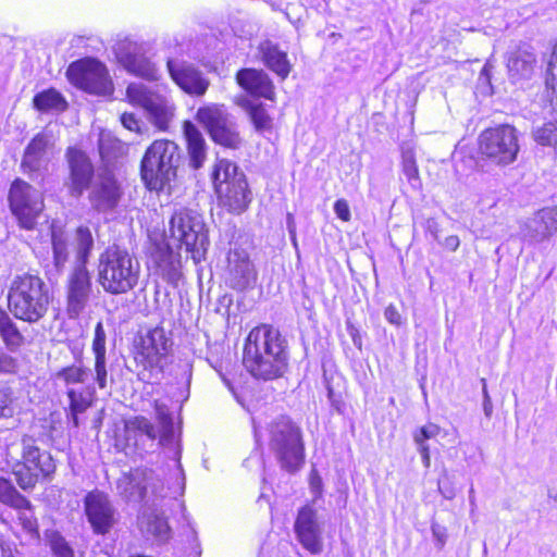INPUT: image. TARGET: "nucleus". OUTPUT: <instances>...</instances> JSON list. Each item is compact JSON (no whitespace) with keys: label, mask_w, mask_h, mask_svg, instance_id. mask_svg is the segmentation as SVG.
Returning a JSON list of instances; mask_svg holds the SVG:
<instances>
[{"label":"nucleus","mask_w":557,"mask_h":557,"mask_svg":"<svg viewBox=\"0 0 557 557\" xmlns=\"http://www.w3.org/2000/svg\"><path fill=\"white\" fill-rule=\"evenodd\" d=\"M91 292V276L87 267L74 265L66 282V310L71 319L78 318L85 310Z\"/></svg>","instance_id":"20"},{"label":"nucleus","mask_w":557,"mask_h":557,"mask_svg":"<svg viewBox=\"0 0 557 557\" xmlns=\"http://www.w3.org/2000/svg\"><path fill=\"white\" fill-rule=\"evenodd\" d=\"M211 181L220 203L228 212L240 214L246 211L251 202V191L248 187L246 175L236 163L227 159H218Z\"/></svg>","instance_id":"6"},{"label":"nucleus","mask_w":557,"mask_h":557,"mask_svg":"<svg viewBox=\"0 0 557 557\" xmlns=\"http://www.w3.org/2000/svg\"><path fill=\"white\" fill-rule=\"evenodd\" d=\"M459 245H460V240H459L458 236H456V235H451V236H448L445 238L444 246L451 251L457 250Z\"/></svg>","instance_id":"60"},{"label":"nucleus","mask_w":557,"mask_h":557,"mask_svg":"<svg viewBox=\"0 0 557 557\" xmlns=\"http://www.w3.org/2000/svg\"><path fill=\"white\" fill-rule=\"evenodd\" d=\"M171 345L163 327L157 326L140 337L134 356L139 381L144 383L161 381L169 363L168 351Z\"/></svg>","instance_id":"7"},{"label":"nucleus","mask_w":557,"mask_h":557,"mask_svg":"<svg viewBox=\"0 0 557 557\" xmlns=\"http://www.w3.org/2000/svg\"><path fill=\"white\" fill-rule=\"evenodd\" d=\"M346 329H347V332H348L349 336L351 337V341H352L354 345L358 349H361V347H362V337H361V334H360L358 327H356L352 323L347 322L346 323Z\"/></svg>","instance_id":"59"},{"label":"nucleus","mask_w":557,"mask_h":557,"mask_svg":"<svg viewBox=\"0 0 557 557\" xmlns=\"http://www.w3.org/2000/svg\"><path fill=\"white\" fill-rule=\"evenodd\" d=\"M121 122L125 128L140 133V121L134 113H123L121 115Z\"/></svg>","instance_id":"56"},{"label":"nucleus","mask_w":557,"mask_h":557,"mask_svg":"<svg viewBox=\"0 0 557 557\" xmlns=\"http://www.w3.org/2000/svg\"><path fill=\"white\" fill-rule=\"evenodd\" d=\"M106 339L107 335L103 327V323L99 321L95 326V335L92 341V352L95 357L106 356Z\"/></svg>","instance_id":"48"},{"label":"nucleus","mask_w":557,"mask_h":557,"mask_svg":"<svg viewBox=\"0 0 557 557\" xmlns=\"http://www.w3.org/2000/svg\"><path fill=\"white\" fill-rule=\"evenodd\" d=\"M13 389L4 383H0V419L12 418L15 413Z\"/></svg>","instance_id":"45"},{"label":"nucleus","mask_w":557,"mask_h":557,"mask_svg":"<svg viewBox=\"0 0 557 557\" xmlns=\"http://www.w3.org/2000/svg\"><path fill=\"white\" fill-rule=\"evenodd\" d=\"M83 504L85 516L95 534L106 535L117 523L120 513L107 493L95 488L84 496Z\"/></svg>","instance_id":"17"},{"label":"nucleus","mask_w":557,"mask_h":557,"mask_svg":"<svg viewBox=\"0 0 557 557\" xmlns=\"http://www.w3.org/2000/svg\"><path fill=\"white\" fill-rule=\"evenodd\" d=\"M157 438L158 430L145 417H136L126 424V440L133 441L136 446H139L140 442L145 445V440L150 442V446H153Z\"/></svg>","instance_id":"31"},{"label":"nucleus","mask_w":557,"mask_h":557,"mask_svg":"<svg viewBox=\"0 0 557 557\" xmlns=\"http://www.w3.org/2000/svg\"><path fill=\"white\" fill-rule=\"evenodd\" d=\"M418 450L421 455L422 463L425 468L430 467L431 458H430V447L429 446H421L418 447Z\"/></svg>","instance_id":"61"},{"label":"nucleus","mask_w":557,"mask_h":557,"mask_svg":"<svg viewBox=\"0 0 557 557\" xmlns=\"http://www.w3.org/2000/svg\"><path fill=\"white\" fill-rule=\"evenodd\" d=\"M170 233L180 246H185L196 262L203 258L210 242L206 225L199 215H191L188 212L174 214L170 221Z\"/></svg>","instance_id":"9"},{"label":"nucleus","mask_w":557,"mask_h":557,"mask_svg":"<svg viewBox=\"0 0 557 557\" xmlns=\"http://www.w3.org/2000/svg\"><path fill=\"white\" fill-rule=\"evenodd\" d=\"M546 84L555 87L557 84V44L554 46L546 69Z\"/></svg>","instance_id":"51"},{"label":"nucleus","mask_w":557,"mask_h":557,"mask_svg":"<svg viewBox=\"0 0 557 557\" xmlns=\"http://www.w3.org/2000/svg\"><path fill=\"white\" fill-rule=\"evenodd\" d=\"M536 62L534 49L528 44L519 45L507 59L509 76L513 79L531 77Z\"/></svg>","instance_id":"28"},{"label":"nucleus","mask_w":557,"mask_h":557,"mask_svg":"<svg viewBox=\"0 0 557 557\" xmlns=\"http://www.w3.org/2000/svg\"><path fill=\"white\" fill-rule=\"evenodd\" d=\"M51 301L49 287L41 277L30 273L16 275L8 292V307L18 320L36 323L48 312Z\"/></svg>","instance_id":"3"},{"label":"nucleus","mask_w":557,"mask_h":557,"mask_svg":"<svg viewBox=\"0 0 557 557\" xmlns=\"http://www.w3.org/2000/svg\"><path fill=\"white\" fill-rule=\"evenodd\" d=\"M98 148L101 159L108 163L117 159L124 151L122 143L110 135L100 136Z\"/></svg>","instance_id":"42"},{"label":"nucleus","mask_w":557,"mask_h":557,"mask_svg":"<svg viewBox=\"0 0 557 557\" xmlns=\"http://www.w3.org/2000/svg\"><path fill=\"white\" fill-rule=\"evenodd\" d=\"M288 362V341L278 327L262 323L249 332L243 364L255 379L270 381L282 377Z\"/></svg>","instance_id":"1"},{"label":"nucleus","mask_w":557,"mask_h":557,"mask_svg":"<svg viewBox=\"0 0 557 557\" xmlns=\"http://www.w3.org/2000/svg\"><path fill=\"white\" fill-rule=\"evenodd\" d=\"M184 375L186 376V388H185V393L183 394V400H187L188 397H189V386H190V381H191V370L190 369H187L184 371Z\"/></svg>","instance_id":"64"},{"label":"nucleus","mask_w":557,"mask_h":557,"mask_svg":"<svg viewBox=\"0 0 557 557\" xmlns=\"http://www.w3.org/2000/svg\"><path fill=\"white\" fill-rule=\"evenodd\" d=\"M17 511V520L22 527V529L30 536L33 540L39 539V525L37 518L35 517L34 507L29 502L28 506L23 508H14Z\"/></svg>","instance_id":"41"},{"label":"nucleus","mask_w":557,"mask_h":557,"mask_svg":"<svg viewBox=\"0 0 557 557\" xmlns=\"http://www.w3.org/2000/svg\"><path fill=\"white\" fill-rule=\"evenodd\" d=\"M331 403V406L338 412L343 411L344 403L342 400V397L339 394L334 396V398L329 399Z\"/></svg>","instance_id":"63"},{"label":"nucleus","mask_w":557,"mask_h":557,"mask_svg":"<svg viewBox=\"0 0 557 557\" xmlns=\"http://www.w3.org/2000/svg\"><path fill=\"white\" fill-rule=\"evenodd\" d=\"M431 531L433 534V537L435 539L438 548H442L447 540V530L445 527L441 525L440 523L433 521L431 524Z\"/></svg>","instance_id":"54"},{"label":"nucleus","mask_w":557,"mask_h":557,"mask_svg":"<svg viewBox=\"0 0 557 557\" xmlns=\"http://www.w3.org/2000/svg\"><path fill=\"white\" fill-rule=\"evenodd\" d=\"M196 116L214 143L231 149L239 148L242 137L237 124L224 109L216 106L203 107L198 109Z\"/></svg>","instance_id":"13"},{"label":"nucleus","mask_w":557,"mask_h":557,"mask_svg":"<svg viewBox=\"0 0 557 557\" xmlns=\"http://www.w3.org/2000/svg\"><path fill=\"white\" fill-rule=\"evenodd\" d=\"M17 370V360L0 348V374H13Z\"/></svg>","instance_id":"50"},{"label":"nucleus","mask_w":557,"mask_h":557,"mask_svg":"<svg viewBox=\"0 0 557 557\" xmlns=\"http://www.w3.org/2000/svg\"><path fill=\"white\" fill-rule=\"evenodd\" d=\"M269 446L281 468L289 473L305 462V445L300 428L287 416H278L268 424Z\"/></svg>","instance_id":"5"},{"label":"nucleus","mask_w":557,"mask_h":557,"mask_svg":"<svg viewBox=\"0 0 557 557\" xmlns=\"http://www.w3.org/2000/svg\"><path fill=\"white\" fill-rule=\"evenodd\" d=\"M140 263L126 248L108 246L98 257L97 282L111 295L126 294L138 285Z\"/></svg>","instance_id":"2"},{"label":"nucleus","mask_w":557,"mask_h":557,"mask_svg":"<svg viewBox=\"0 0 557 557\" xmlns=\"http://www.w3.org/2000/svg\"><path fill=\"white\" fill-rule=\"evenodd\" d=\"M65 158L70 170L66 185L72 196L81 197L91 185L94 165L87 153L75 147L67 148Z\"/></svg>","instance_id":"21"},{"label":"nucleus","mask_w":557,"mask_h":557,"mask_svg":"<svg viewBox=\"0 0 557 557\" xmlns=\"http://www.w3.org/2000/svg\"><path fill=\"white\" fill-rule=\"evenodd\" d=\"M483 411H484V414L490 418L493 413V404H492V399H491V396H486L484 397L483 399Z\"/></svg>","instance_id":"62"},{"label":"nucleus","mask_w":557,"mask_h":557,"mask_svg":"<svg viewBox=\"0 0 557 557\" xmlns=\"http://www.w3.org/2000/svg\"><path fill=\"white\" fill-rule=\"evenodd\" d=\"M438 491L441 495L448 500L456 496L454 482L446 472L438 480Z\"/></svg>","instance_id":"52"},{"label":"nucleus","mask_w":557,"mask_h":557,"mask_svg":"<svg viewBox=\"0 0 557 557\" xmlns=\"http://www.w3.org/2000/svg\"><path fill=\"white\" fill-rule=\"evenodd\" d=\"M184 136L187 145L189 165L194 170L203 166L207 159V143L201 132L190 121L184 122Z\"/></svg>","instance_id":"29"},{"label":"nucleus","mask_w":557,"mask_h":557,"mask_svg":"<svg viewBox=\"0 0 557 557\" xmlns=\"http://www.w3.org/2000/svg\"><path fill=\"white\" fill-rule=\"evenodd\" d=\"M52 269L49 274L59 275L63 272L70 258L69 244L62 233L52 232Z\"/></svg>","instance_id":"35"},{"label":"nucleus","mask_w":557,"mask_h":557,"mask_svg":"<svg viewBox=\"0 0 557 557\" xmlns=\"http://www.w3.org/2000/svg\"><path fill=\"white\" fill-rule=\"evenodd\" d=\"M9 203L13 215L20 225L26 230H33L36 220L44 208L42 196L39 190L28 183L16 178L9 191Z\"/></svg>","instance_id":"12"},{"label":"nucleus","mask_w":557,"mask_h":557,"mask_svg":"<svg viewBox=\"0 0 557 557\" xmlns=\"http://www.w3.org/2000/svg\"><path fill=\"white\" fill-rule=\"evenodd\" d=\"M480 151L495 164L512 163L519 152L518 131L508 124L485 129L480 135Z\"/></svg>","instance_id":"10"},{"label":"nucleus","mask_w":557,"mask_h":557,"mask_svg":"<svg viewBox=\"0 0 557 557\" xmlns=\"http://www.w3.org/2000/svg\"><path fill=\"white\" fill-rule=\"evenodd\" d=\"M0 502L12 508H23L29 505V500L5 478H0Z\"/></svg>","instance_id":"38"},{"label":"nucleus","mask_w":557,"mask_h":557,"mask_svg":"<svg viewBox=\"0 0 557 557\" xmlns=\"http://www.w3.org/2000/svg\"><path fill=\"white\" fill-rule=\"evenodd\" d=\"M34 108L42 113L64 112L69 103L64 96L54 88L37 92L33 98Z\"/></svg>","instance_id":"32"},{"label":"nucleus","mask_w":557,"mask_h":557,"mask_svg":"<svg viewBox=\"0 0 557 557\" xmlns=\"http://www.w3.org/2000/svg\"><path fill=\"white\" fill-rule=\"evenodd\" d=\"M51 147V135L38 133L25 148L21 163L23 172L32 175L47 169Z\"/></svg>","instance_id":"25"},{"label":"nucleus","mask_w":557,"mask_h":557,"mask_svg":"<svg viewBox=\"0 0 557 557\" xmlns=\"http://www.w3.org/2000/svg\"><path fill=\"white\" fill-rule=\"evenodd\" d=\"M151 260L168 283L175 284L180 280V256L173 251L168 243L161 242L153 246Z\"/></svg>","instance_id":"27"},{"label":"nucleus","mask_w":557,"mask_h":557,"mask_svg":"<svg viewBox=\"0 0 557 557\" xmlns=\"http://www.w3.org/2000/svg\"><path fill=\"white\" fill-rule=\"evenodd\" d=\"M22 461L13 468L18 486L28 491L40 480L50 478L55 471V462L48 450L40 449L30 437L22 441Z\"/></svg>","instance_id":"8"},{"label":"nucleus","mask_w":557,"mask_h":557,"mask_svg":"<svg viewBox=\"0 0 557 557\" xmlns=\"http://www.w3.org/2000/svg\"><path fill=\"white\" fill-rule=\"evenodd\" d=\"M334 212L338 219L347 222L350 220V209L348 202L345 199H338L334 203Z\"/></svg>","instance_id":"55"},{"label":"nucleus","mask_w":557,"mask_h":557,"mask_svg":"<svg viewBox=\"0 0 557 557\" xmlns=\"http://www.w3.org/2000/svg\"><path fill=\"white\" fill-rule=\"evenodd\" d=\"M401 166L403 173L411 187L419 189L421 186V180L419 176L414 151L411 147H401Z\"/></svg>","instance_id":"39"},{"label":"nucleus","mask_w":557,"mask_h":557,"mask_svg":"<svg viewBox=\"0 0 557 557\" xmlns=\"http://www.w3.org/2000/svg\"><path fill=\"white\" fill-rule=\"evenodd\" d=\"M115 53L127 72L147 81L160 78L161 72L151 60L147 44L125 39L117 42Z\"/></svg>","instance_id":"15"},{"label":"nucleus","mask_w":557,"mask_h":557,"mask_svg":"<svg viewBox=\"0 0 557 557\" xmlns=\"http://www.w3.org/2000/svg\"><path fill=\"white\" fill-rule=\"evenodd\" d=\"M162 483L151 470L135 469L123 473L116 481L117 495L126 503L138 505L148 503L150 495H162Z\"/></svg>","instance_id":"14"},{"label":"nucleus","mask_w":557,"mask_h":557,"mask_svg":"<svg viewBox=\"0 0 557 557\" xmlns=\"http://www.w3.org/2000/svg\"><path fill=\"white\" fill-rule=\"evenodd\" d=\"M89 188H91L89 201L95 210L106 213L116 208L122 193L115 177L111 173L103 172L98 174L97 180Z\"/></svg>","instance_id":"22"},{"label":"nucleus","mask_w":557,"mask_h":557,"mask_svg":"<svg viewBox=\"0 0 557 557\" xmlns=\"http://www.w3.org/2000/svg\"><path fill=\"white\" fill-rule=\"evenodd\" d=\"M384 317L391 324H394V325L401 324V315L394 305H389L388 307H386V309L384 311Z\"/></svg>","instance_id":"58"},{"label":"nucleus","mask_w":557,"mask_h":557,"mask_svg":"<svg viewBox=\"0 0 557 557\" xmlns=\"http://www.w3.org/2000/svg\"><path fill=\"white\" fill-rule=\"evenodd\" d=\"M259 50L264 64L282 79L286 78L290 72V64L285 51L281 50L276 44L265 40L260 44Z\"/></svg>","instance_id":"30"},{"label":"nucleus","mask_w":557,"mask_h":557,"mask_svg":"<svg viewBox=\"0 0 557 557\" xmlns=\"http://www.w3.org/2000/svg\"><path fill=\"white\" fill-rule=\"evenodd\" d=\"M94 236L88 226L81 225L76 228L74 235L75 245V264L87 267L91 251L94 249Z\"/></svg>","instance_id":"33"},{"label":"nucleus","mask_w":557,"mask_h":557,"mask_svg":"<svg viewBox=\"0 0 557 557\" xmlns=\"http://www.w3.org/2000/svg\"><path fill=\"white\" fill-rule=\"evenodd\" d=\"M237 84L249 95L272 99L274 86L268 74L262 70L242 69L236 73Z\"/></svg>","instance_id":"26"},{"label":"nucleus","mask_w":557,"mask_h":557,"mask_svg":"<svg viewBox=\"0 0 557 557\" xmlns=\"http://www.w3.org/2000/svg\"><path fill=\"white\" fill-rule=\"evenodd\" d=\"M248 113L257 132H264L271 129L272 120L263 104L260 103L250 106Z\"/></svg>","instance_id":"44"},{"label":"nucleus","mask_w":557,"mask_h":557,"mask_svg":"<svg viewBox=\"0 0 557 557\" xmlns=\"http://www.w3.org/2000/svg\"><path fill=\"white\" fill-rule=\"evenodd\" d=\"M66 75L74 86L88 94L106 96L113 91L106 65L96 59L85 58L72 62Z\"/></svg>","instance_id":"11"},{"label":"nucleus","mask_w":557,"mask_h":557,"mask_svg":"<svg viewBox=\"0 0 557 557\" xmlns=\"http://www.w3.org/2000/svg\"><path fill=\"white\" fill-rule=\"evenodd\" d=\"M126 94L132 101L145 109L154 126L161 131L169 127L173 113L164 97L154 94L146 85L136 83L127 86Z\"/></svg>","instance_id":"18"},{"label":"nucleus","mask_w":557,"mask_h":557,"mask_svg":"<svg viewBox=\"0 0 557 557\" xmlns=\"http://www.w3.org/2000/svg\"><path fill=\"white\" fill-rule=\"evenodd\" d=\"M95 381L99 388L104 389L108 386L107 358L95 357Z\"/></svg>","instance_id":"49"},{"label":"nucleus","mask_w":557,"mask_h":557,"mask_svg":"<svg viewBox=\"0 0 557 557\" xmlns=\"http://www.w3.org/2000/svg\"><path fill=\"white\" fill-rule=\"evenodd\" d=\"M422 227L426 234H430L433 239H437L438 232H440V225L437 221L433 218H429L423 221Z\"/></svg>","instance_id":"57"},{"label":"nucleus","mask_w":557,"mask_h":557,"mask_svg":"<svg viewBox=\"0 0 557 557\" xmlns=\"http://www.w3.org/2000/svg\"><path fill=\"white\" fill-rule=\"evenodd\" d=\"M141 529L160 541H166L170 535V527L164 517L151 512L143 513L140 519Z\"/></svg>","instance_id":"36"},{"label":"nucleus","mask_w":557,"mask_h":557,"mask_svg":"<svg viewBox=\"0 0 557 557\" xmlns=\"http://www.w3.org/2000/svg\"><path fill=\"white\" fill-rule=\"evenodd\" d=\"M166 70L174 84L190 97H202L210 87L208 75L191 61L178 57L169 58Z\"/></svg>","instance_id":"16"},{"label":"nucleus","mask_w":557,"mask_h":557,"mask_svg":"<svg viewBox=\"0 0 557 557\" xmlns=\"http://www.w3.org/2000/svg\"><path fill=\"white\" fill-rule=\"evenodd\" d=\"M182 154L177 144L157 139L146 150L140 162V175L150 190H162L176 177Z\"/></svg>","instance_id":"4"},{"label":"nucleus","mask_w":557,"mask_h":557,"mask_svg":"<svg viewBox=\"0 0 557 557\" xmlns=\"http://www.w3.org/2000/svg\"><path fill=\"white\" fill-rule=\"evenodd\" d=\"M294 531L300 545L312 555L323 552V522L311 505L302 506L296 516Z\"/></svg>","instance_id":"19"},{"label":"nucleus","mask_w":557,"mask_h":557,"mask_svg":"<svg viewBox=\"0 0 557 557\" xmlns=\"http://www.w3.org/2000/svg\"><path fill=\"white\" fill-rule=\"evenodd\" d=\"M49 546L53 557H74L73 548L59 532L50 534Z\"/></svg>","instance_id":"46"},{"label":"nucleus","mask_w":557,"mask_h":557,"mask_svg":"<svg viewBox=\"0 0 557 557\" xmlns=\"http://www.w3.org/2000/svg\"><path fill=\"white\" fill-rule=\"evenodd\" d=\"M441 432V428L435 423H428L419 429H417L413 434V441L418 447L429 446L426 444L428 440L436 437Z\"/></svg>","instance_id":"47"},{"label":"nucleus","mask_w":557,"mask_h":557,"mask_svg":"<svg viewBox=\"0 0 557 557\" xmlns=\"http://www.w3.org/2000/svg\"><path fill=\"white\" fill-rule=\"evenodd\" d=\"M309 485H310V491L313 494L312 502L315 503L319 498L322 497V493H323L322 478L319 475V473L315 469H313L310 473Z\"/></svg>","instance_id":"53"},{"label":"nucleus","mask_w":557,"mask_h":557,"mask_svg":"<svg viewBox=\"0 0 557 557\" xmlns=\"http://www.w3.org/2000/svg\"><path fill=\"white\" fill-rule=\"evenodd\" d=\"M557 232V208H544L530 218L521 233L529 244H540Z\"/></svg>","instance_id":"24"},{"label":"nucleus","mask_w":557,"mask_h":557,"mask_svg":"<svg viewBox=\"0 0 557 557\" xmlns=\"http://www.w3.org/2000/svg\"><path fill=\"white\" fill-rule=\"evenodd\" d=\"M89 373L90 369L79 364H72L59 370L55 376L57 379L62 380L66 385L83 384L89 376Z\"/></svg>","instance_id":"43"},{"label":"nucleus","mask_w":557,"mask_h":557,"mask_svg":"<svg viewBox=\"0 0 557 557\" xmlns=\"http://www.w3.org/2000/svg\"><path fill=\"white\" fill-rule=\"evenodd\" d=\"M157 417L161 425V430L158 431V445L171 446L175 440L174 432V420L171 412L163 405L157 406Z\"/></svg>","instance_id":"37"},{"label":"nucleus","mask_w":557,"mask_h":557,"mask_svg":"<svg viewBox=\"0 0 557 557\" xmlns=\"http://www.w3.org/2000/svg\"><path fill=\"white\" fill-rule=\"evenodd\" d=\"M0 337L11 351H15L24 342V336L16 324L2 309H0Z\"/></svg>","instance_id":"34"},{"label":"nucleus","mask_w":557,"mask_h":557,"mask_svg":"<svg viewBox=\"0 0 557 557\" xmlns=\"http://www.w3.org/2000/svg\"><path fill=\"white\" fill-rule=\"evenodd\" d=\"M258 273L245 250L234 249L228 255V285L236 290L252 288Z\"/></svg>","instance_id":"23"},{"label":"nucleus","mask_w":557,"mask_h":557,"mask_svg":"<svg viewBox=\"0 0 557 557\" xmlns=\"http://www.w3.org/2000/svg\"><path fill=\"white\" fill-rule=\"evenodd\" d=\"M92 387L69 388L70 411L84 412L91 405Z\"/></svg>","instance_id":"40"}]
</instances>
